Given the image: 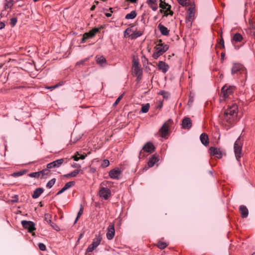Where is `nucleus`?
<instances>
[{
    "instance_id": "f257e3e1",
    "label": "nucleus",
    "mask_w": 255,
    "mask_h": 255,
    "mask_svg": "<svg viewBox=\"0 0 255 255\" xmlns=\"http://www.w3.org/2000/svg\"><path fill=\"white\" fill-rule=\"evenodd\" d=\"M168 49V46L166 44L162 43H159L157 44L154 47V52L153 53V57L154 59H157L160 55H162Z\"/></svg>"
},
{
    "instance_id": "f03ea898",
    "label": "nucleus",
    "mask_w": 255,
    "mask_h": 255,
    "mask_svg": "<svg viewBox=\"0 0 255 255\" xmlns=\"http://www.w3.org/2000/svg\"><path fill=\"white\" fill-rule=\"evenodd\" d=\"M243 146V143L240 140V136H239L236 140L234 143V152L236 159L239 161V159L242 156V148Z\"/></svg>"
},
{
    "instance_id": "7ed1b4c3",
    "label": "nucleus",
    "mask_w": 255,
    "mask_h": 255,
    "mask_svg": "<svg viewBox=\"0 0 255 255\" xmlns=\"http://www.w3.org/2000/svg\"><path fill=\"white\" fill-rule=\"evenodd\" d=\"M195 8L194 7H190L187 11L186 17V23L188 27H191L193 21L195 18Z\"/></svg>"
},
{
    "instance_id": "20e7f679",
    "label": "nucleus",
    "mask_w": 255,
    "mask_h": 255,
    "mask_svg": "<svg viewBox=\"0 0 255 255\" xmlns=\"http://www.w3.org/2000/svg\"><path fill=\"white\" fill-rule=\"evenodd\" d=\"M142 69L141 65H133L132 66V74L136 77L137 82H139L142 78Z\"/></svg>"
},
{
    "instance_id": "39448f33",
    "label": "nucleus",
    "mask_w": 255,
    "mask_h": 255,
    "mask_svg": "<svg viewBox=\"0 0 255 255\" xmlns=\"http://www.w3.org/2000/svg\"><path fill=\"white\" fill-rule=\"evenodd\" d=\"M220 117L223 123L226 122L230 125H233L234 124L236 118L235 116L226 114V113L224 112L220 115Z\"/></svg>"
},
{
    "instance_id": "423d86ee",
    "label": "nucleus",
    "mask_w": 255,
    "mask_h": 255,
    "mask_svg": "<svg viewBox=\"0 0 255 255\" xmlns=\"http://www.w3.org/2000/svg\"><path fill=\"white\" fill-rule=\"evenodd\" d=\"M102 239V237L100 234L96 236V238L93 240L91 245H90L87 249V252H92L100 244Z\"/></svg>"
},
{
    "instance_id": "0eeeda50",
    "label": "nucleus",
    "mask_w": 255,
    "mask_h": 255,
    "mask_svg": "<svg viewBox=\"0 0 255 255\" xmlns=\"http://www.w3.org/2000/svg\"><path fill=\"white\" fill-rule=\"evenodd\" d=\"M100 30L99 28L95 27L88 32L85 33L83 35L82 39V42H85L86 40L90 38L93 37L95 34L98 33Z\"/></svg>"
},
{
    "instance_id": "6e6552de",
    "label": "nucleus",
    "mask_w": 255,
    "mask_h": 255,
    "mask_svg": "<svg viewBox=\"0 0 255 255\" xmlns=\"http://www.w3.org/2000/svg\"><path fill=\"white\" fill-rule=\"evenodd\" d=\"M21 224L23 227L25 229H27L29 233H31L36 229L35 224L32 221L23 220L21 221Z\"/></svg>"
},
{
    "instance_id": "1a4fd4ad",
    "label": "nucleus",
    "mask_w": 255,
    "mask_h": 255,
    "mask_svg": "<svg viewBox=\"0 0 255 255\" xmlns=\"http://www.w3.org/2000/svg\"><path fill=\"white\" fill-rule=\"evenodd\" d=\"M234 87L230 86L227 88L226 86H224L222 88V97L225 99L228 98L229 95L232 94Z\"/></svg>"
},
{
    "instance_id": "9d476101",
    "label": "nucleus",
    "mask_w": 255,
    "mask_h": 255,
    "mask_svg": "<svg viewBox=\"0 0 255 255\" xmlns=\"http://www.w3.org/2000/svg\"><path fill=\"white\" fill-rule=\"evenodd\" d=\"M238 111V106L236 104H234L225 110L224 112H226V114H229L230 116L237 117Z\"/></svg>"
},
{
    "instance_id": "9b49d317",
    "label": "nucleus",
    "mask_w": 255,
    "mask_h": 255,
    "mask_svg": "<svg viewBox=\"0 0 255 255\" xmlns=\"http://www.w3.org/2000/svg\"><path fill=\"white\" fill-rule=\"evenodd\" d=\"M111 190L107 187H102L99 191V195L100 197L107 200L111 196Z\"/></svg>"
},
{
    "instance_id": "f8f14e48",
    "label": "nucleus",
    "mask_w": 255,
    "mask_h": 255,
    "mask_svg": "<svg viewBox=\"0 0 255 255\" xmlns=\"http://www.w3.org/2000/svg\"><path fill=\"white\" fill-rule=\"evenodd\" d=\"M25 66H28V67H25V69H23L29 73L30 76L34 77L37 75V70L36 65H25Z\"/></svg>"
},
{
    "instance_id": "ddd939ff",
    "label": "nucleus",
    "mask_w": 255,
    "mask_h": 255,
    "mask_svg": "<svg viewBox=\"0 0 255 255\" xmlns=\"http://www.w3.org/2000/svg\"><path fill=\"white\" fill-rule=\"evenodd\" d=\"M172 122L171 120H169L167 122L164 123L160 128V131L161 132V137H165L166 136L168 131L169 124H171Z\"/></svg>"
},
{
    "instance_id": "4468645a",
    "label": "nucleus",
    "mask_w": 255,
    "mask_h": 255,
    "mask_svg": "<svg viewBox=\"0 0 255 255\" xmlns=\"http://www.w3.org/2000/svg\"><path fill=\"white\" fill-rule=\"evenodd\" d=\"M64 159L60 158L50 162L47 165V168H57L60 167L64 162Z\"/></svg>"
},
{
    "instance_id": "2eb2a0df",
    "label": "nucleus",
    "mask_w": 255,
    "mask_h": 255,
    "mask_svg": "<svg viewBox=\"0 0 255 255\" xmlns=\"http://www.w3.org/2000/svg\"><path fill=\"white\" fill-rule=\"evenodd\" d=\"M115 231L114 225L113 224H110L107 229V233L106 234L107 238L108 240H112L115 236Z\"/></svg>"
},
{
    "instance_id": "dca6fc26",
    "label": "nucleus",
    "mask_w": 255,
    "mask_h": 255,
    "mask_svg": "<svg viewBox=\"0 0 255 255\" xmlns=\"http://www.w3.org/2000/svg\"><path fill=\"white\" fill-rule=\"evenodd\" d=\"M121 174V171L119 168H115L109 172L110 177L113 179H118Z\"/></svg>"
},
{
    "instance_id": "f3484780",
    "label": "nucleus",
    "mask_w": 255,
    "mask_h": 255,
    "mask_svg": "<svg viewBox=\"0 0 255 255\" xmlns=\"http://www.w3.org/2000/svg\"><path fill=\"white\" fill-rule=\"evenodd\" d=\"M192 127V121L189 118H185L182 120V127L183 128L189 129Z\"/></svg>"
},
{
    "instance_id": "a211bd4d",
    "label": "nucleus",
    "mask_w": 255,
    "mask_h": 255,
    "mask_svg": "<svg viewBox=\"0 0 255 255\" xmlns=\"http://www.w3.org/2000/svg\"><path fill=\"white\" fill-rule=\"evenodd\" d=\"M210 150L211 153L213 155L216 156L219 158H221L222 157V153L219 148L215 147H211L210 148Z\"/></svg>"
},
{
    "instance_id": "6ab92c4d",
    "label": "nucleus",
    "mask_w": 255,
    "mask_h": 255,
    "mask_svg": "<svg viewBox=\"0 0 255 255\" xmlns=\"http://www.w3.org/2000/svg\"><path fill=\"white\" fill-rule=\"evenodd\" d=\"M142 149L147 152L151 153L154 151V147L152 143L148 142L143 146Z\"/></svg>"
},
{
    "instance_id": "aec40b11",
    "label": "nucleus",
    "mask_w": 255,
    "mask_h": 255,
    "mask_svg": "<svg viewBox=\"0 0 255 255\" xmlns=\"http://www.w3.org/2000/svg\"><path fill=\"white\" fill-rule=\"evenodd\" d=\"M200 139L204 145L207 146L208 145L209 140L208 136L206 133H202L200 136Z\"/></svg>"
},
{
    "instance_id": "412c9836",
    "label": "nucleus",
    "mask_w": 255,
    "mask_h": 255,
    "mask_svg": "<svg viewBox=\"0 0 255 255\" xmlns=\"http://www.w3.org/2000/svg\"><path fill=\"white\" fill-rule=\"evenodd\" d=\"M243 71L244 70L241 65H234L232 68V74H235L238 73L241 74Z\"/></svg>"
},
{
    "instance_id": "4be33fe9",
    "label": "nucleus",
    "mask_w": 255,
    "mask_h": 255,
    "mask_svg": "<svg viewBox=\"0 0 255 255\" xmlns=\"http://www.w3.org/2000/svg\"><path fill=\"white\" fill-rule=\"evenodd\" d=\"M44 189L42 188L39 187L36 188L34 191L32 195V197L33 199L38 198L40 195L43 192Z\"/></svg>"
},
{
    "instance_id": "5701e85b",
    "label": "nucleus",
    "mask_w": 255,
    "mask_h": 255,
    "mask_svg": "<svg viewBox=\"0 0 255 255\" xmlns=\"http://www.w3.org/2000/svg\"><path fill=\"white\" fill-rule=\"evenodd\" d=\"M240 211L241 213L242 217L243 218L248 217L249 214V211L247 208L244 205H241L240 206Z\"/></svg>"
},
{
    "instance_id": "b1692460",
    "label": "nucleus",
    "mask_w": 255,
    "mask_h": 255,
    "mask_svg": "<svg viewBox=\"0 0 255 255\" xmlns=\"http://www.w3.org/2000/svg\"><path fill=\"white\" fill-rule=\"evenodd\" d=\"M158 159L155 154H153L149 158L148 162V165L149 167H151L158 161Z\"/></svg>"
},
{
    "instance_id": "393cba45",
    "label": "nucleus",
    "mask_w": 255,
    "mask_h": 255,
    "mask_svg": "<svg viewBox=\"0 0 255 255\" xmlns=\"http://www.w3.org/2000/svg\"><path fill=\"white\" fill-rule=\"evenodd\" d=\"M158 28L159 30H160L161 33L163 35H168L169 34V30H168L167 28L165 26L162 25V24L160 23L158 25Z\"/></svg>"
},
{
    "instance_id": "a878e982",
    "label": "nucleus",
    "mask_w": 255,
    "mask_h": 255,
    "mask_svg": "<svg viewBox=\"0 0 255 255\" xmlns=\"http://www.w3.org/2000/svg\"><path fill=\"white\" fill-rule=\"evenodd\" d=\"M49 169L47 168L40 171V178H46L49 176L50 172Z\"/></svg>"
},
{
    "instance_id": "bb28decb",
    "label": "nucleus",
    "mask_w": 255,
    "mask_h": 255,
    "mask_svg": "<svg viewBox=\"0 0 255 255\" xmlns=\"http://www.w3.org/2000/svg\"><path fill=\"white\" fill-rule=\"evenodd\" d=\"M81 171V169H76L69 173L65 174L64 176L66 178H69L70 177H76L79 173Z\"/></svg>"
},
{
    "instance_id": "cd10ccee",
    "label": "nucleus",
    "mask_w": 255,
    "mask_h": 255,
    "mask_svg": "<svg viewBox=\"0 0 255 255\" xmlns=\"http://www.w3.org/2000/svg\"><path fill=\"white\" fill-rule=\"evenodd\" d=\"M13 5V2L12 0H5L4 5V8L7 9H10Z\"/></svg>"
},
{
    "instance_id": "c85d7f7f",
    "label": "nucleus",
    "mask_w": 255,
    "mask_h": 255,
    "mask_svg": "<svg viewBox=\"0 0 255 255\" xmlns=\"http://www.w3.org/2000/svg\"><path fill=\"white\" fill-rule=\"evenodd\" d=\"M136 12L135 11L133 10L131 11L130 13L126 14L125 18L127 19H132L134 18L136 16Z\"/></svg>"
},
{
    "instance_id": "c756f323",
    "label": "nucleus",
    "mask_w": 255,
    "mask_h": 255,
    "mask_svg": "<svg viewBox=\"0 0 255 255\" xmlns=\"http://www.w3.org/2000/svg\"><path fill=\"white\" fill-rule=\"evenodd\" d=\"M159 7L162 9H166L167 10L170 8V6L162 0H160Z\"/></svg>"
},
{
    "instance_id": "7c9ffc66",
    "label": "nucleus",
    "mask_w": 255,
    "mask_h": 255,
    "mask_svg": "<svg viewBox=\"0 0 255 255\" xmlns=\"http://www.w3.org/2000/svg\"><path fill=\"white\" fill-rule=\"evenodd\" d=\"M97 64H104L106 62V58L103 56H96Z\"/></svg>"
},
{
    "instance_id": "2f4dec72",
    "label": "nucleus",
    "mask_w": 255,
    "mask_h": 255,
    "mask_svg": "<svg viewBox=\"0 0 255 255\" xmlns=\"http://www.w3.org/2000/svg\"><path fill=\"white\" fill-rule=\"evenodd\" d=\"M158 69L161 70L164 73H166L169 68L168 65H157Z\"/></svg>"
},
{
    "instance_id": "473e14b6",
    "label": "nucleus",
    "mask_w": 255,
    "mask_h": 255,
    "mask_svg": "<svg viewBox=\"0 0 255 255\" xmlns=\"http://www.w3.org/2000/svg\"><path fill=\"white\" fill-rule=\"evenodd\" d=\"M142 34V32L140 31H134L130 35V36L132 39H134L140 36Z\"/></svg>"
},
{
    "instance_id": "72a5a7b5",
    "label": "nucleus",
    "mask_w": 255,
    "mask_h": 255,
    "mask_svg": "<svg viewBox=\"0 0 255 255\" xmlns=\"http://www.w3.org/2000/svg\"><path fill=\"white\" fill-rule=\"evenodd\" d=\"M149 107H150L149 104V103H147L145 105H143L142 106L141 109L140 111L142 113H146L148 111V110H149Z\"/></svg>"
},
{
    "instance_id": "f704fd0d",
    "label": "nucleus",
    "mask_w": 255,
    "mask_h": 255,
    "mask_svg": "<svg viewBox=\"0 0 255 255\" xmlns=\"http://www.w3.org/2000/svg\"><path fill=\"white\" fill-rule=\"evenodd\" d=\"M243 39V37L242 35L239 33H236L233 39L236 42H240Z\"/></svg>"
},
{
    "instance_id": "c9c22d12",
    "label": "nucleus",
    "mask_w": 255,
    "mask_h": 255,
    "mask_svg": "<svg viewBox=\"0 0 255 255\" xmlns=\"http://www.w3.org/2000/svg\"><path fill=\"white\" fill-rule=\"evenodd\" d=\"M56 181L55 178H53L50 181L48 182V183L46 184V187L50 189L52 187V186L54 185Z\"/></svg>"
},
{
    "instance_id": "e433bc0d",
    "label": "nucleus",
    "mask_w": 255,
    "mask_h": 255,
    "mask_svg": "<svg viewBox=\"0 0 255 255\" xmlns=\"http://www.w3.org/2000/svg\"><path fill=\"white\" fill-rule=\"evenodd\" d=\"M74 184H75V182H74V181L68 182L65 184L64 186L63 187V188L66 191V190L68 189L72 186H74Z\"/></svg>"
},
{
    "instance_id": "4c0bfd02",
    "label": "nucleus",
    "mask_w": 255,
    "mask_h": 255,
    "mask_svg": "<svg viewBox=\"0 0 255 255\" xmlns=\"http://www.w3.org/2000/svg\"><path fill=\"white\" fill-rule=\"evenodd\" d=\"M28 176L33 178H40V171L30 173L28 174Z\"/></svg>"
},
{
    "instance_id": "58836bf2",
    "label": "nucleus",
    "mask_w": 255,
    "mask_h": 255,
    "mask_svg": "<svg viewBox=\"0 0 255 255\" xmlns=\"http://www.w3.org/2000/svg\"><path fill=\"white\" fill-rule=\"evenodd\" d=\"M83 207L82 206V205H80V210L77 214V217L75 220V222H74V223L75 224L76 223V222L77 221L78 219H79V218H80V217L82 215V214H83Z\"/></svg>"
},
{
    "instance_id": "ea45409f",
    "label": "nucleus",
    "mask_w": 255,
    "mask_h": 255,
    "mask_svg": "<svg viewBox=\"0 0 255 255\" xmlns=\"http://www.w3.org/2000/svg\"><path fill=\"white\" fill-rule=\"evenodd\" d=\"M157 246L160 249H164L167 246V245L164 242L159 241L157 243Z\"/></svg>"
},
{
    "instance_id": "a19ab883",
    "label": "nucleus",
    "mask_w": 255,
    "mask_h": 255,
    "mask_svg": "<svg viewBox=\"0 0 255 255\" xmlns=\"http://www.w3.org/2000/svg\"><path fill=\"white\" fill-rule=\"evenodd\" d=\"M159 94L162 95L164 98L167 99L169 97V93L164 91H161Z\"/></svg>"
},
{
    "instance_id": "79ce46f5",
    "label": "nucleus",
    "mask_w": 255,
    "mask_h": 255,
    "mask_svg": "<svg viewBox=\"0 0 255 255\" xmlns=\"http://www.w3.org/2000/svg\"><path fill=\"white\" fill-rule=\"evenodd\" d=\"M110 164V162L108 159H105L104 160L101 164V166L104 167H108Z\"/></svg>"
},
{
    "instance_id": "37998d69",
    "label": "nucleus",
    "mask_w": 255,
    "mask_h": 255,
    "mask_svg": "<svg viewBox=\"0 0 255 255\" xmlns=\"http://www.w3.org/2000/svg\"><path fill=\"white\" fill-rule=\"evenodd\" d=\"M17 18L16 17H13L12 18H11L10 19V25L12 27H13L15 25L16 22H17Z\"/></svg>"
},
{
    "instance_id": "c03bdc74",
    "label": "nucleus",
    "mask_w": 255,
    "mask_h": 255,
    "mask_svg": "<svg viewBox=\"0 0 255 255\" xmlns=\"http://www.w3.org/2000/svg\"><path fill=\"white\" fill-rule=\"evenodd\" d=\"M38 246L41 251H44L46 250L45 245L41 243H38Z\"/></svg>"
},
{
    "instance_id": "a18cd8bd",
    "label": "nucleus",
    "mask_w": 255,
    "mask_h": 255,
    "mask_svg": "<svg viewBox=\"0 0 255 255\" xmlns=\"http://www.w3.org/2000/svg\"><path fill=\"white\" fill-rule=\"evenodd\" d=\"M124 95V94H123L122 95H121L120 96H119L117 99L116 100V101L115 102V103L113 104V106L114 107H115L120 102V100L122 99L123 96Z\"/></svg>"
},
{
    "instance_id": "49530a36",
    "label": "nucleus",
    "mask_w": 255,
    "mask_h": 255,
    "mask_svg": "<svg viewBox=\"0 0 255 255\" xmlns=\"http://www.w3.org/2000/svg\"><path fill=\"white\" fill-rule=\"evenodd\" d=\"M61 85H62V83L60 82L53 86L48 87L47 88L50 89L51 90H52L55 88L59 87V86H60Z\"/></svg>"
},
{
    "instance_id": "de8ad7c7",
    "label": "nucleus",
    "mask_w": 255,
    "mask_h": 255,
    "mask_svg": "<svg viewBox=\"0 0 255 255\" xmlns=\"http://www.w3.org/2000/svg\"><path fill=\"white\" fill-rule=\"evenodd\" d=\"M249 23L250 26L252 28V29L255 28V22H254L253 19L249 18Z\"/></svg>"
},
{
    "instance_id": "09e8293b",
    "label": "nucleus",
    "mask_w": 255,
    "mask_h": 255,
    "mask_svg": "<svg viewBox=\"0 0 255 255\" xmlns=\"http://www.w3.org/2000/svg\"><path fill=\"white\" fill-rule=\"evenodd\" d=\"M24 171H19V172L13 173L12 174V176H14V177L20 176H21L23 174H24Z\"/></svg>"
},
{
    "instance_id": "8fccbe9b",
    "label": "nucleus",
    "mask_w": 255,
    "mask_h": 255,
    "mask_svg": "<svg viewBox=\"0 0 255 255\" xmlns=\"http://www.w3.org/2000/svg\"><path fill=\"white\" fill-rule=\"evenodd\" d=\"M6 9H4L3 10H2L1 11V13H0V16L1 17L6 16L8 14V11L6 12Z\"/></svg>"
},
{
    "instance_id": "3c124183",
    "label": "nucleus",
    "mask_w": 255,
    "mask_h": 255,
    "mask_svg": "<svg viewBox=\"0 0 255 255\" xmlns=\"http://www.w3.org/2000/svg\"><path fill=\"white\" fill-rule=\"evenodd\" d=\"M187 0H178V3L182 6L186 5Z\"/></svg>"
},
{
    "instance_id": "603ef678",
    "label": "nucleus",
    "mask_w": 255,
    "mask_h": 255,
    "mask_svg": "<svg viewBox=\"0 0 255 255\" xmlns=\"http://www.w3.org/2000/svg\"><path fill=\"white\" fill-rule=\"evenodd\" d=\"M156 2V0H147L146 3L150 6L152 5V4H155Z\"/></svg>"
},
{
    "instance_id": "864d4df0",
    "label": "nucleus",
    "mask_w": 255,
    "mask_h": 255,
    "mask_svg": "<svg viewBox=\"0 0 255 255\" xmlns=\"http://www.w3.org/2000/svg\"><path fill=\"white\" fill-rule=\"evenodd\" d=\"M72 167L76 168L77 169H79L81 168V165L78 163H74L72 165Z\"/></svg>"
},
{
    "instance_id": "5fc2aeb1",
    "label": "nucleus",
    "mask_w": 255,
    "mask_h": 255,
    "mask_svg": "<svg viewBox=\"0 0 255 255\" xmlns=\"http://www.w3.org/2000/svg\"><path fill=\"white\" fill-rule=\"evenodd\" d=\"M150 7L154 11L156 10L157 9V8H158L157 5L156 4L155 5H150Z\"/></svg>"
},
{
    "instance_id": "6e6d98bb",
    "label": "nucleus",
    "mask_w": 255,
    "mask_h": 255,
    "mask_svg": "<svg viewBox=\"0 0 255 255\" xmlns=\"http://www.w3.org/2000/svg\"><path fill=\"white\" fill-rule=\"evenodd\" d=\"M130 31H131V29L129 28H127L125 31V36H126L127 35H128Z\"/></svg>"
},
{
    "instance_id": "4d7b16f0",
    "label": "nucleus",
    "mask_w": 255,
    "mask_h": 255,
    "mask_svg": "<svg viewBox=\"0 0 255 255\" xmlns=\"http://www.w3.org/2000/svg\"><path fill=\"white\" fill-rule=\"evenodd\" d=\"M65 191V190L63 187L60 190H59L57 193V195H60V194H62L63 192H64Z\"/></svg>"
},
{
    "instance_id": "13d9d810",
    "label": "nucleus",
    "mask_w": 255,
    "mask_h": 255,
    "mask_svg": "<svg viewBox=\"0 0 255 255\" xmlns=\"http://www.w3.org/2000/svg\"><path fill=\"white\" fill-rule=\"evenodd\" d=\"M72 158L74 159L75 161H78L80 159V158L79 156H78L77 155H75V156H73Z\"/></svg>"
},
{
    "instance_id": "bf43d9fd",
    "label": "nucleus",
    "mask_w": 255,
    "mask_h": 255,
    "mask_svg": "<svg viewBox=\"0 0 255 255\" xmlns=\"http://www.w3.org/2000/svg\"><path fill=\"white\" fill-rule=\"evenodd\" d=\"M220 44L222 45V47L223 48L224 47V42L223 38H222L220 40Z\"/></svg>"
},
{
    "instance_id": "052dcab7",
    "label": "nucleus",
    "mask_w": 255,
    "mask_h": 255,
    "mask_svg": "<svg viewBox=\"0 0 255 255\" xmlns=\"http://www.w3.org/2000/svg\"><path fill=\"white\" fill-rule=\"evenodd\" d=\"M5 24L3 22H0V29H2L4 27Z\"/></svg>"
},
{
    "instance_id": "680f3d73",
    "label": "nucleus",
    "mask_w": 255,
    "mask_h": 255,
    "mask_svg": "<svg viewBox=\"0 0 255 255\" xmlns=\"http://www.w3.org/2000/svg\"><path fill=\"white\" fill-rule=\"evenodd\" d=\"M225 56V54L224 53H222L221 54V60H222H222L224 59V57Z\"/></svg>"
},
{
    "instance_id": "e2e57ef3",
    "label": "nucleus",
    "mask_w": 255,
    "mask_h": 255,
    "mask_svg": "<svg viewBox=\"0 0 255 255\" xmlns=\"http://www.w3.org/2000/svg\"><path fill=\"white\" fill-rule=\"evenodd\" d=\"M105 15L106 16L108 17H111L112 16V14L111 13H105Z\"/></svg>"
},
{
    "instance_id": "0e129e2a",
    "label": "nucleus",
    "mask_w": 255,
    "mask_h": 255,
    "mask_svg": "<svg viewBox=\"0 0 255 255\" xmlns=\"http://www.w3.org/2000/svg\"><path fill=\"white\" fill-rule=\"evenodd\" d=\"M85 155H81L79 157L80 159H84L85 158Z\"/></svg>"
},
{
    "instance_id": "69168bd1",
    "label": "nucleus",
    "mask_w": 255,
    "mask_h": 255,
    "mask_svg": "<svg viewBox=\"0 0 255 255\" xmlns=\"http://www.w3.org/2000/svg\"><path fill=\"white\" fill-rule=\"evenodd\" d=\"M127 1H130L131 2L135 3L136 2L137 0H127Z\"/></svg>"
},
{
    "instance_id": "338daca9",
    "label": "nucleus",
    "mask_w": 255,
    "mask_h": 255,
    "mask_svg": "<svg viewBox=\"0 0 255 255\" xmlns=\"http://www.w3.org/2000/svg\"><path fill=\"white\" fill-rule=\"evenodd\" d=\"M95 7H96V5H93V6H92L91 8V10H94V9H95Z\"/></svg>"
},
{
    "instance_id": "774afa93",
    "label": "nucleus",
    "mask_w": 255,
    "mask_h": 255,
    "mask_svg": "<svg viewBox=\"0 0 255 255\" xmlns=\"http://www.w3.org/2000/svg\"><path fill=\"white\" fill-rule=\"evenodd\" d=\"M133 64H138V61H136L135 60H133Z\"/></svg>"
}]
</instances>
